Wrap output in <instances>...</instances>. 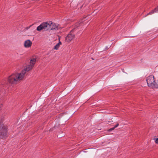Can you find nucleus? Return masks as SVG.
<instances>
[{"label":"nucleus","instance_id":"obj_13","mask_svg":"<svg viewBox=\"0 0 158 158\" xmlns=\"http://www.w3.org/2000/svg\"><path fill=\"white\" fill-rule=\"evenodd\" d=\"M155 142L156 143H158V138L156 139Z\"/></svg>","mask_w":158,"mask_h":158},{"label":"nucleus","instance_id":"obj_8","mask_svg":"<svg viewBox=\"0 0 158 158\" xmlns=\"http://www.w3.org/2000/svg\"><path fill=\"white\" fill-rule=\"evenodd\" d=\"M61 44H62L61 42L59 41V42L54 47V49L55 50H57L60 47V46L61 45Z\"/></svg>","mask_w":158,"mask_h":158},{"label":"nucleus","instance_id":"obj_11","mask_svg":"<svg viewBox=\"0 0 158 158\" xmlns=\"http://www.w3.org/2000/svg\"><path fill=\"white\" fill-rule=\"evenodd\" d=\"M114 129H115V128H114V127H113L112 128H110L108 130V131H112V130H114Z\"/></svg>","mask_w":158,"mask_h":158},{"label":"nucleus","instance_id":"obj_6","mask_svg":"<svg viewBox=\"0 0 158 158\" xmlns=\"http://www.w3.org/2000/svg\"><path fill=\"white\" fill-rule=\"evenodd\" d=\"M74 37V35L72 33L68 34L66 38V40L68 42H70Z\"/></svg>","mask_w":158,"mask_h":158},{"label":"nucleus","instance_id":"obj_1","mask_svg":"<svg viewBox=\"0 0 158 158\" xmlns=\"http://www.w3.org/2000/svg\"><path fill=\"white\" fill-rule=\"evenodd\" d=\"M36 59L33 58L30 62V64L26 66L20 73H15L12 74L8 78V82L10 84H16L23 80L26 72L31 70L34 66L36 62Z\"/></svg>","mask_w":158,"mask_h":158},{"label":"nucleus","instance_id":"obj_7","mask_svg":"<svg viewBox=\"0 0 158 158\" xmlns=\"http://www.w3.org/2000/svg\"><path fill=\"white\" fill-rule=\"evenodd\" d=\"M156 12H158V6L154 10H152L149 13L148 15H151Z\"/></svg>","mask_w":158,"mask_h":158},{"label":"nucleus","instance_id":"obj_12","mask_svg":"<svg viewBox=\"0 0 158 158\" xmlns=\"http://www.w3.org/2000/svg\"><path fill=\"white\" fill-rule=\"evenodd\" d=\"M119 125L118 123H117V124L114 127V128H115L116 127H117Z\"/></svg>","mask_w":158,"mask_h":158},{"label":"nucleus","instance_id":"obj_10","mask_svg":"<svg viewBox=\"0 0 158 158\" xmlns=\"http://www.w3.org/2000/svg\"><path fill=\"white\" fill-rule=\"evenodd\" d=\"M2 85H4L3 87H5V89H6L7 88H8V86L7 85L6 86V85H4V83L2 84Z\"/></svg>","mask_w":158,"mask_h":158},{"label":"nucleus","instance_id":"obj_4","mask_svg":"<svg viewBox=\"0 0 158 158\" xmlns=\"http://www.w3.org/2000/svg\"><path fill=\"white\" fill-rule=\"evenodd\" d=\"M7 135V129L6 127L2 124L0 126V135L3 137Z\"/></svg>","mask_w":158,"mask_h":158},{"label":"nucleus","instance_id":"obj_5","mask_svg":"<svg viewBox=\"0 0 158 158\" xmlns=\"http://www.w3.org/2000/svg\"><path fill=\"white\" fill-rule=\"evenodd\" d=\"M32 45V42L30 40H28L25 41L24 43V46L26 48L30 47Z\"/></svg>","mask_w":158,"mask_h":158},{"label":"nucleus","instance_id":"obj_3","mask_svg":"<svg viewBox=\"0 0 158 158\" xmlns=\"http://www.w3.org/2000/svg\"><path fill=\"white\" fill-rule=\"evenodd\" d=\"M146 81L149 87L152 88H158V84L155 81L154 77L153 75L148 77L147 78Z\"/></svg>","mask_w":158,"mask_h":158},{"label":"nucleus","instance_id":"obj_9","mask_svg":"<svg viewBox=\"0 0 158 158\" xmlns=\"http://www.w3.org/2000/svg\"><path fill=\"white\" fill-rule=\"evenodd\" d=\"M86 18V17H85V18H84L81 21H80L79 22H78V23H77L76 26L77 27L79 26L78 25V23H79V24H80L81 23H82L83 21H84L85 20V19Z\"/></svg>","mask_w":158,"mask_h":158},{"label":"nucleus","instance_id":"obj_2","mask_svg":"<svg viewBox=\"0 0 158 158\" xmlns=\"http://www.w3.org/2000/svg\"><path fill=\"white\" fill-rule=\"evenodd\" d=\"M58 26L54 23L51 21L44 22L37 27V31H40L42 30L46 31L49 30L57 29Z\"/></svg>","mask_w":158,"mask_h":158},{"label":"nucleus","instance_id":"obj_14","mask_svg":"<svg viewBox=\"0 0 158 158\" xmlns=\"http://www.w3.org/2000/svg\"><path fill=\"white\" fill-rule=\"evenodd\" d=\"M2 104L0 105V110H1V109H2Z\"/></svg>","mask_w":158,"mask_h":158}]
</instances>
